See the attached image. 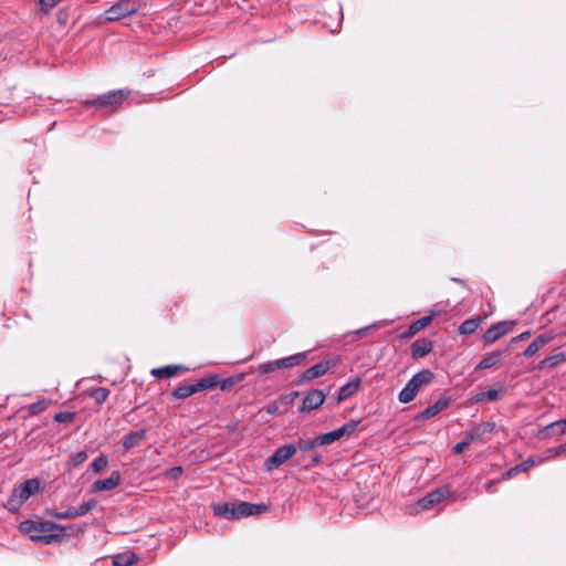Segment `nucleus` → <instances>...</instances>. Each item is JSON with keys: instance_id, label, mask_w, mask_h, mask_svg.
Segmentation results:
<instances>
[{"instance_id": "obj_45", "label": "nucleus", "mask_w": 566, "mask_h": 566, "mask_svg": "<svg viewBox=\"0 0 566 566\" xmlns=\"http://www.w3.org/2000/svg\"><path fill=\"white\" fill-rule=\"evenodd\" d=\"M181 473H182V468L181 467H174V468H171L170 470L167 471L166 475L176 479Z\"/></svg>"}, {"instance_id": "obj_30", "label": "nucleus", "mask_w": 566, "mask_h": 566, "mask_svg": "<svg viewBox=\"0 0 566 566\" xmlns=\"http://www.w3.org/2000/svg\"><path fill=\"white\" fill-rule=\"evenodd\" d=\"M277 369H281V365H280V360L279 359L273 360V361H266V363L260 364L256 367V371L260 373V374H269V373H273V371H275Z\"/></svg>"}, {"instance_id": "obj_50", "label": "nucleus", "mask_w": 566, "mask_h": 566, "mask_svg": "<svg viewBox=\"0 0 566 566\" xmlns=\"http://www.w3.org/2000/svg\"><path fill=\"white\" fill-rule=\"evenodd\" d=\"M496 482L495 481H489L488 483H485L484 488H485V491L489 492V493H493V486Z\"/></svg>"}, {"instance_id": "obj_26", "label": "nucleus", "mask_w": 566, "mask_h": 566, "mask_svg": "<svg viewBox=\"0 0 566 566\" xmlns=\"http://www.w3.org/2000/svg\"><path fill=\"white\" fill-rule=\"evenodd\" d=\"M340 438H343V437L339 433V429H336V430L319 434L317 437L316 442H318L319 446H328V444H332L333 442L339 440Z\"/></svg>"}, {"instance_id": "obj_9", "label": "nucleus", "mask_w": 566, "mask_h": 566, "mask_svg": "<svg viewBox=\"0 0 566 566\" xmlns=\"http://www.w3.org/2000/svg\"><path fill=\"white\" fill-rule=\"evenodd\" d=\"M136 12L137 6L134 2L120 0L106 10L105 18L107 21H118Z\"/></svg>"}, {"instance_id": "obj_44", "label": "nucleus", "mask_w": 566, "mask_h": 566, "mask_svg": "<svg viewBox=\"0 0 566 566\" xmlns=\"http://www.w3.org/2000/svg\"><path fill=\"white\" fill-rule=\"evenodd\" d=\"M322 462V455L321 454H313L308 461V463L305 465L306 468L316 467Z\"/></svg>"}, {"instance_id": "obj_48", "label": "nucleus", "mask_w": 566, "mask_h": 566, "mask_svg": "<svg viewBox=\"0 0 566 566\" xmlns=\"http://www.w3.org/2000/svg\"><path fill=\"white\" fill-rule=\"evenodd\" d=\"M539 339H542L543 344L546 345L547 343H549L552 339H553V336L551 334H541L539 336H537Z\"/></svg>"}, {"instance_id": "obj_16", "label": "nucleus", "mask_w": 566, "mask_h": 566, "mask_svg": "<svg viewBox=\"0 0 566 566\" xmlns=\"http://www.w3.org/2000/svg\"><path fill=\"white\" fill-rule=\"evenodd\" d=\"M433 348V342L428 338L417 339L411 345V356L412 358H422L427 356Z\"/></svg>"}, {"instance_id": "obj_6", "label": "nucleus", "mask_w": 566, "mask_h": 566, "mask_svg": "<svg viewBox=\"0 0 566 566\" xmlns=\"http://www.w3.org/2000/svg\"><path fill=\"white\" fill-rule=\"evenodd\" d=\"M40 489L36 479H30L15 488L8 500V507L11 511L18 510L31 495L35 494Z\"/></svg>"}, {"instance_id": "obj_35", "label": "nucleus", "mask_w": 566, "mask_h": 566, "mask_svg": "<svg viewBox=\"0 0 566 566\" xmlns=\"http://www.w3.org/2000/svg\"><path fill=\"white\" fill-rule=\"evenodd\" d=\"M49 515L59 520H67V518H74L75 514L73 511V506L69 507L67 510L60 512V511H49Z\"/></svg>"}, {"instance_id": "obj_4", "label": "nucleus", "mask_w": 566, "mask_h": 566, "mask_svg": "<svg viewBox=\"0 0 566 566\" xmlns=\"http://www.w3.org/2000/svg\"><path fill=\"white\" fill-rule=\"evenodd\" d=\"M434 379V374L430 369H422L409 379L407 385L398 395V400L401 403H408L412 401L418 392L424 386L430 385Z\"/></svg>"}, {"instance_id": "obj_37", "label": "nucleus", "mask_w": 566, "mask_h": 566, "mask_svg": "<svg viewBox=\"0 0 566 566\" xmlns=\"http://www.w3.org/2000/svg\"><path fill=\"white\" fill-rule=\"evenodd\" d=\"M75 419V413L70 411L59 412L54 416V420L60 423H69Z\"/></svg>"}, {"instance_id": "obj_28", "label": "nucleus", "mask_w": 566, "mask_h": 566, "mask_svg": "<svg viewBox=\"0 0 566 566\" xmlns=\"http://www.w3.org/2000/svg\"><path fill=\"white\" fill-rule=\"evenodd\" d=\"M317 441V437L314 439H302L300 438L297 440V443L295 444L296 451L301 450L302 452H307L314 449L316 446H319Z\"/></svg>"}, {"instance_id": "obj_39", "label": "nucleus", "mask_w": 566, "mask_h": 566, "mask_svg": "<svg viewBox=\"0 0 566 566\" xmlns=\"http://www.w3.org/2000/svg\"><path fill=\"white\" fill-rule=\"evenodd\" d=\"M465 436L469 438V441L480 440L483 441V437L481 434L479 426H474L465 431Z\"/></svg>"}, {"instance_id": "obj_51", "label": "nucleus", "mask_w": 566, "mask_h": 566, "mask_svg": "<svg viewBox=\"0 0 566 566\" xmlns=\"http://www.w3.org/2000/svg\"><path fill=\"white\" fill-rule=\"evenodd\" d=\"M556 454H564L566 453V442L555 449Z\"/></svg>"}, {"instance_id": "obj_25", "label": "nucleus", "mask_w": 566, "mask_h": 566, "mask_svg": "<svg viewBox=\"0 0 566 566\" xmlns=\"http://www.w3.org/2000/svg\"><path fill=\"white\" fill-rule=\"evenodd\" d=\"M534 464L533 461L531 460H527V461H524L517 465H515L514 468H511L510 470H507L506 472H504L502 474V478L501 480H509L511 479L514 474L518 473V472H525L527 471L532 465Z\"/></svg>"}, {"instance_id": "obj_38", "label": "nucleus", "mask_w": 566, "mask_h": 566, "mask_svg": "<svg viewBox=\"0 0 566 566\" xmlns=\"http://www.w3.org/2000/svg\"><path fill=\"white\" fill-rule=\"evenodd\" d=\"M46 407H48L46 401H44V400L36 401L29 406V412L31 415H39V413L43 412L46 409Z\"/></svg>"}, {"instance_id": "obj_20", "label": "nucleus", "mask_w": 566, "mask_h": 566, "mask_svg": "<svg viewBox=\"0 0 566 566\" xmlns=\"http://www.w3.org/2000/svg\"><path fill=\"white\" fill-rule=\"evenodd\" d=\"M146 437L145 430H138V431H132L128 434H126L123 439V447L125 450H129L135 448L139 444L140 441H143Z\"/></svg>"}, {"instance_id": "obj_21", "label": "nucleus", "mask_w": 566, "mask_h": 566, "mask_svg": "<svg viewBox=\"0 0 566 566\" xmlns=\"http://www.w3.org/2000/svg\"><path fill=\"white\" fill-rule=\"evenodd\" d=\"M481 323V316L468 318L459 326L458 333L460 335H471L478 329Z\"/></svg>"}, {"instance_id": "obj_15", "label": "nucleus", "mask_w": 566, "mask_h": 566, "mask_svg": "<svg viewBox=\"0 0 566 566\" xmlns=\"http://www.w3.org/2000/svg\"><path fill=\"white\" fill-rule=\"evenodd\" d=\"M505 352L506 349L493 350L486 354L476 365L475 370L489 369L499 366Z\"/></svg>"}, {"instance_id": "obj_54", "label": "nucleus", "mask_w": 566, "mask_h": 566, "mask_svg": "<svg viewBox=\"0 0 566 566\" xmlns=\"http://www.w3.org/2000/svg\"><path fill=\"white\" fill-rule=\"evenodd\" d=\"M566 430H563V427H556L555 428V434H564Z\"/></svg>"}, {"instance_id": "obj_14", "label": "nucleus", "mask_w": 566, "mask_h": 566, "mask_svg": "<svg viewBox=\"0 0 566 566\" xmlns=\"http://www.w3.org/2000/svg\"><path fill=\"white\" fill-rule=\"evenodd\" d=\"M179 371H188L184 365H167L158 368H153L150 375L157 379H167L176 376Z\"/></svg>"}, {"instance_id": "obj_11", "label": "nucleus", "mask_w": 566, "mask_h": 566, "mask_svg": "<svg viewBox=\"0 0 566 566\" xmlns=\"http://www.w3.org/2000/svg\"><path fill=\"white\" fill-rule=\"evenodd\" d=\"M333 366H335V363H333L329 359L319 361L315 364L314 366L307 368L300 378V382L310 381L315 378H318L323 375H325Z\"/></svg>"}, {"instance_id": "obj_36", "label": "nucleus", "mask_w": 566, "mask_h": 566, "mask_svg": "<svg viewBox=\"0 0 566 566\" xmlns=\"http://www.w3.org/2000/svg\"><path fill=\"white\" fill-rule=\"evenodd\" d=\"M88 455L85 451H80L71 457L70 467L76 468L87 460Z\"/></svg>"}, {"instance_id": "obj_13", "label": "nucleus", "mask_w": 566, "mask_h": 566, "mask_svg": "<svg viewBox=\"0 0 566 566\" xmlns=\"http://www.w3.org/2000/svg\"><path fill=\"white\" fill-rule=\"evenodd\" d=\"M120 483V473L113 471L106 479L96 480L92 484V492H103L116 489Z\"/></svg>"}, {"instance_id": "obj_10", "label": "nucleus", "mask_w": 566, "mask_h": 566, "mask_svg": "<svg viewBox=\"0 0 566 566\" xmlns=\"http://www.w3.org/2000/svg\"><path fill=\"white\" fill-rule=\"evenodd\" d=\"M511 329L512 324L509 322H500L493 324L490 328L485 331V333L482 336V340L485 345L493 344L499 338L510 333Z\"/></svg>"}, {"instance_id": "obj_12", "label": "nucleus", "mask_w": 566, "mask_h": 566, "mask_svg": "<svg viewBox=\"0 0 566 566\" xmlns=\"http://www.w3.org/2000/svg\"><path fill=\"white\" fill-rule=\"evenodd\" d=\"M325 394L319 389L311 390L303 399L302 406L300 407L301 412H310L321 407L325 401Z\"/></svg>"}, {"instance_id": "obj_17", "label": "nucleus", "mask_w": 566, "mask_h": 566, "mask_svg": "<svg viewBox=\"0 0 566 566\" xmlns=\"http://www.w3.org/2000/svg\"><path fill=\"white\" fill-rule=\"evenodd\" d=\"M433 315L423 316L410 324L407 331H405L400 337L401 338H411L417 333H419L422 328L427 327L432 322Z\"/></svg>"}, {"instance_id": "obj_2", "label": "nucleus", "mask_w": 566, "mask_h": 566, "mask_svg": "<svg viewBox=\"0 0 566 566\" xmlns=\"http://www.w3.org/2000/svg\"><path fill=\"white\" fill-rule=\"evenodd\" d=\"M268 510L269 506L265 504L249 502L212 504L214 515L227 520H240L242 517L259 515Z\"/></svg>"}, {"instance_id": "obj_47", "label": "nucleus", "mask_w": 566, "mask_h": 566, "mask_svg": "<svg viewBox=\"0 0 566 566\" xmlns=\"http://www.w3.org/2000/svg\"><path fill=\"white\" fill-rule=\"evenodd\" d=\"M531 336V332H524L522 334H520L518 336L514 337L511 343H515V342H518V340H524L526 338H528Z\"/></svg>"}, {"instance_id": "obj_34", "label": "nucleus", "mask_w": 566, "mask_h": 566, "mask_svg": "<svg viewBox=\"0 0 566 566\" xmlns=\"http://www.w3.org/2000/svg\"><path fill=\"white\" fill-rule=\"evenodd\" d=\"M108 464V460L105 455L97 457L92 463H91V470L95 473H98L103 469H105Z\"/></svg>"}, {"instance_id": "obj_22", "label": "nucleus", "mask_w": 566, "mask_h": 566, "mask_svg": "<svg viewBox=\"0 0 566 566\" xmlns=\"http://www.w3.org/2000/svg\"><path fill=\"white\" fill-rule=\"evenodd\" d=\"M137 560V556L132 552H125L113 556L114 566H133Z\"/></svg>"}, {"instance_id": "obj_33", "label": "nucleus", "mask_w": 566, "mask_h": 566, "mask_svg": "<svg viewBox=\"0 0 566 566\" xmlns=\"http://www.w3.org/2000/svg\"><path fill=\"white\" fill-rule=\"evenodd\" d=\"M359 423H360V420H350L338 428L339 433L342 434V437L350 436L352 433H354L357 430Z\"/></svg>"}, {"instance_id": "obj_19", "label": "nucleus", "mask_w": 566, "mask_h": 566, "mask_svg": "<svg viewBox=\"0 0 566 566\" xmlns=\"http://www.w3.org/2000/svg\"><path fill=\"white\" fill-rule=\"evenodd\" d=\"M360 386V379L356 378L339 388L337 400L343 401L356 394Z\"/></svg>"}, {"instance_id": "obj_7", "label": "nucleus", "mask_w": 566, "mask_h": 566, "mask_svg": "<svg viewBox=\"0 0 566 566\" xmlns=\"http://www.w3.org/2000/svg\"><path fill=\"white\" fill-rule=\"evenodd\" d=\"M296 453V447L293 443L284 444L277 448L274 453L266 459L265 469L268 471H273L284 464L287 460H290Z\"/></svg>"}, {"instance_id": "obj_1", "label": "nucleus", "mask_w": 566, "mask_h": 566, "mask_svg": "<svg viewBox=\"0 0 566 566\" xmlns=\"http://www.w3.org/2000/svg\"><path fill=\"white\" fill-rule=\"evenodd\" d=\"M20 530L31 541L44 545L61 542L66 537L65 527L53 522L24 521L20 524Z\"/></svg>"}, {"instance_id": "obj_43", "label": "nucleus", "mask_w": 566, "mask_h": 566, "mask_svg": "<svg viewBox=\"0 0 566 566\" xmlns=\"http://www.w3.org/2000/svg\"><path fill=\"white\" fill-rule=\"evenodd\" d=\"M538 350H539V348L535 345L534 342H532L527 346V348L524 350V356L525 357H531V356L535 355Z\"/></svg>"}, {"instance_id": "obj_41", "label": "nucleus", "mask_w": 566, "mask_h": 566, "mask_svg": "<svg viewBox=\"0 0 566 566\" xmlns=\"http://www.w3.org/2000/svg\"><path fill=\"white\" fill-rule=\"evenodd\" d=\"M472 443V441H469V438L465 436V439L462 440L461 442L457 443L454 447H453V453L455 454H460L464 449H467L470 444Z\"/></svg>"}, {"instance_id": "obj_5", "label": "nucleus", "mask_w": 566, "mask_h": 566, "mask_svg": "<svg viewBox=\"0 0 566 566\" xmlns=\"http://www.w3.org/2000/svg\"><path fill=\"white\" fill-rule=\"evenodd\" d=\"M218 384H219L218 376L213 375V376L205 377V378H201L196 384L179 385L177 388H175L171 391V397L175 399H186L199 391L211 389V388L216 387Z\"/></svg>"}, {"instance_id": "obj_32", "label": "nucleus", "mask_w": 566, "mask_h": 566, "mask_svg": "<svg viewBox=\"0 0 566 566\" xmlns=\"http://www.w3.org/2000/svg\"><path fill=\"white\" fill-rule=\"evenodd\" d=\"M556 427H563V430H566V418L557 420V421H554V422L549 423L548 426H546L542 430V434L544 437H553V436H555V428Z\"/></svg>"}, {"instance_id": "obj_8", "label": "nucleus", "mask_w": 566, "mask_h": 566, "mask_svg": "<svg viewBox=\"0 0 566 566\" xmlns=\"http://www.w3.org/2000/svg\"><path fill=\"white\" fill-rule=\"evenodd\" d=\"M452 495V491L449 485H444L433 491L429 492L426 496L418 501V506L420 510L426 511L430 510L437 504L441 503L443 500L450 497Z\"/></svg>"}, {"instance_id": "obj_29", "label": "nucleus", "mask_w": 566, "mask_h": 566, "mask_svg": "<svg viewBox=\"0 0 566 566\" xmlns=\"http://www.w3.org/2000/svg\"><path fill=\"white\" fill-rule=\"evenodd\" d=\"M95 506H96V501L95 500H90V501L83 502L77 507L73 506V511H74L75 517L84 516L90 511H92Z\"/></svg>"}, {"instance_id": "obj_52", "label": "nucleus", "mask_w": 566, "mask_h": 566, "mask_svg": "<svg viewBox=\"0 0 566 566\" xmlns=\"http://www.w3.org/2000/svg\"><path fill=\"white\" fill-rule=\"evenodd\" d=\"M276 411H277V406L276 405L272 403V405L268 406V412L276 413Z\"/></svg>"}, {"instance_id": "obj_40", "label": "nucleus", "mask_w": 566, "mask_h": 566, "mask_svg": "<svg viewBox=\"0 0 566 566\" xmlns=\"http://www.w3.org/2000/svg\"><path fill=\"white\" fill-rule=\"evenodd\" d=\"M482 437L486 433H491L495 429V422L486 421L479 426Z\"/></svg>"}, {"instance_id": "obj_23", "label": "nucleus", "mask_w": 566, "mask_h": 566, "mask_svg": "<svg viewBox=\"0 0 566 566\" xmlns=\"http://www.w3.org/2000/svg\"><path fill=\"white\" fill-rule=\"evenodd\" d=\"M306 359V353H297L295 355L279 359L281 369L292 368L301 365Z\"/></svg>"}, {"instance_id": "obj_49", "label": "nucleus", "mask_w": 566, "mask_h": 566, "mask_svg": "<svg viewBox=\"0 0 566 566\" xmlns=\"http://www.w3.org/2000/svg\"><path fill=\"white\" fill-rule=\"evenodd\" d=\"M374 326H375V325H371V326H367V327L359 328V329H357L355 333H356L358 336L363 337V336H365V335H366L367 331H368V329H370V328H371V327H374Z\"/></svg>"}, {"instance_id": "obj_24", "label": "nucleus", "mask_w": 566, "mask_h": 566, "mask_svg": "<svg viewBox=\"0 0 566 566\" xmlns=\"http://www.w3.org/2000/svg\"><path fill=\"white\" fill-rule=\"evenodd\" d=\"M565 360V354L564 353H558V354H555V355H552V356H548L546 358H544L537 366L538 369H546V368H551V367H554L556 365H558L559 363L564 361Z\"/></svg>"}, {"instance_id": "obj_55", "label": "nucleus", "mask_w": 566, "mask_h": 566, "mask_svg": "<svg viewBox=\"0 0 566 566\" xmlns=\"http://www.w3.org/2000/svg\"><path fill=\"white\" fill-rule=\"evenodd\" d=\"M452 281H454V282H457V283H459V284L464 285V281H463V280H461V279L453 277V279H452Z\"/></svg>"}, {"instance_id": "obj_31", "label": "nucleus", "mask_w": 566, "mask_h": 566, "mask_svg": "<svg viewBox=\"0 0 566 566\" xmlns=\"http://www.w3.org/2000/svg\"><path fill=\"white\" fill-rule=\"evenodd\" d=\"M109 396V390L104 387L94 388L91 390V397L98 403L102 405Z\"/></svg>"}, {"instance_id": "obj_42", "label": "nucleus", "mask_w": 566, "mask_h": 566, "mask_svg": "<svg viewBox=\"0 0 566 566\" xmlns=\"http://www.w3.org/2000/svg\"><path fill=\"white\" fill-rule=\"evenodd\" d=\"M243 379V376L240 375L238 377H230L228 379H226L222 384H221V390H227L230 386L241 381Z\"/></svg>"}, {"instance_id": "obj_27", "label": "nucleus", "mask_w": 566, "mask_h": 566, "mask_svg": "<svg viewBox=\"0 0 566 566\" xmlns=\"http://www.w3.org/2000/svg\"><path fill=\"white\" fill-rule=\"evenodd\" d=\"M499 391L496 389H489L486 391H481L476 394L473 398L474 402H482V401H496L499 399Z\"/></svg>"}, {"instance_id": "obj_46", "label": "nucleus", "mask_w": 566, "mask_h": 566, "mask_svg": "<svg viewBox=\"0 0 566 566\" xmlns=\"http://www.w3.org/2000/svg\"><path fill=\"white\" fill-rule=\"evenodd\" d=\"M61 0H40L41 6L46 10L54 8Z\"/></svg>"}, {"instance_id": "obj_18", "label": "nucleus", "mask_w": 566, "mask_h": 566, "mask_svg": "<svg viewBox=\"0 0 566 566\" xmlns=\"http://www.w3.org/2000/svg\"><path fill=\"white\" fill-rule=\"evenodd\" d=\"M449 402L450 399L446 397L438 399L433 405L429 406L420 413V418L429 419L431 417H434L436 415L444 410L449 406Z\"/></svg>"}, {"instance_id": "obj_53", "label": "nucleus", "mask_w": 566, "mask_h": 566, "mask_svg": "<svg viewBox=\"0 0 566 566\" xmlns=\"http://www.w3.org/2000/svg\"><path fill=\"white\" fill-rule=\"evenodd\" d=\"M533 342L539 349L544 346L542 339H539L538 337H536Z\"/></svg>"}, {"instance_id": "obj_3", "label": "nucleus", "mask_w": 566, "mask_h": 566, "mask_svg": "<svg viewBox=\"0 0 566 566\" xmlns=\"http://www.w3.org/2000/svg\"><path fill=\"white\" fill-rule=\"evenodd\" d=\"M130 91L126 88L109 91L106 94L84 102L86 108L96 107L106 113L117 112L123 103L129 97Z\"/></svg>"}]
</instances>
